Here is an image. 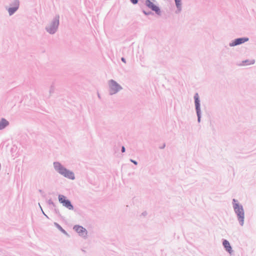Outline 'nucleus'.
Listing matches in <instances>:
<instances>
[{
	"label": "nucleus",
	"mask_w": 256,
	"mask_h": 256,
	"mask_svg": "<svg viewBox=\"0 0 256 256\" xmlns=\"http://www.w3.org/2000/svg\"><path fill=\"white\" fill-rule=\"evenodd\" d=\"M234 207L236 212L237 214L241 226H243L244 223V212L242 206L236 204Z\"/></svg>",
	"instance_id": "obj_1"
},
{
	"label": "nucleus",
	"mask_w": 256,
	"mask_h": 256,
	"mask_svg": "<svg viewBox=\"0 0 256 256\" xmlns=\"http://www.w3.org/2000/svg\"><path fill=\"white\" fill-rule=\"evenodd\" d=\"M58 200L62 204V205L68 208V210H72L73 209V206L70 203V202L66 199V197L62 195L58 196Z\"/></svg>",
	"instance_id": "obj_2"
},
{
	"label": "nucleus",
	"mask_w": 256,
	"mask_h": 256,
	"mask_svg": "<svg viewBox=\"0 0 256 256\" xmlns=\"http://www.w3.org/2000/svg\"><path fill=\"white\" fill-rule=\"evenodd\" d=\"M18 4L14 8H10L8 10L9 14L10 15H12L18 9Z\"/></svg>",
	"instance_id": "obj_13"
},
{
	"label": "nucleus",
	"mask_w": 256,
	"mask_h": 256,
	"mask_svg": "<svg viewBox=\"0 0 256 256\" xmlns=\"http://www.w3.org/2000/svg\"><path fill=\"white\" fill-rule=\"evenodd\" d=\"M60 174L68 178L71 180H74V173L66 169L65 168H63V170H62V172H60Z\"/></svg>",
	"instance_id": "obj_4"
},
{
	"label": "nucleus",
	"mask_w": 256,
	"mask_h": 256,
	"mask_svg": "<svg viewBox=\"0 0 256 256\" xmlns=\"http://www.w3.org/2000/svg\"><path fill=\"white\" fill-rule=\"evenodd\" d=\"M223 246H224L226 250L230 253H231L232 252V248L230 245V242L226 240H224L223 242Z\"/></svg>",
	"instance_id": "obj_8"
},
{
	"label": "nucleus",
	"mask_w": 256,
	"mask_h": 256,
	"mask_svg": "<svg viewBox=\"0 0 256 256\" xmlns=\"http://www.w3.org/2000/svg\"><path fill=\"white\" fill-rule=\"evenodd\" d=\"M122 152H125V148L124 146H122Z\"/></svg>",
	"instance_id": "obj_17"
},
{
	"label": "nucleus",
	"mask_w": 256,
	"mask_h": 256,
	"mask_svg": "<svg viewBox=\"0 0 256 256\" xmlns=\"http://www.w3.org/2000/svg\"><path fill=\"white\" fill-rule=\"evenodd\" d=\"M248 40V38H239L235 40L232 44H230V46H235L238 44H242L247 42Z\"/></svg>",
	"instance_id": "obj_6"
},
{
	"label": "nucleus",
	"mask_w": 256,
	"mask_h": 256,
	"mask_svg": "<svg viewBox=\"0 0 256 256\" xmlns=\"http://www.w3.org/2000/svg\"><path fill=\"white\" fill-rule=\"evenodd\" d=\"M8 124V122L5 119L2 118L0 122V130L4 128Z\"/></svg>",
	"instance_id": "obj_11"
},
{
	"label": "nucleus",
	"mask_w": 256,
	"mask_h": 256,
	"mask_svg": "<svg viewBox=\"0 0 256 256\" xmlns=\"http://www.w3.org/2000/svg\"><path fill=\"white\" fill-rule=\"evenodd\" d=\"M196 106L197 110H198L200 106V100H198V94H196L194 96Z\"/></svg>",
	"instance_id": "obj_12"
},
{
	"label": "nucleus",
	"mask_w": 256,
	"mask_h": 256,
	"mask_svg": "<svg viewBox=\"0 0 256 256\" xmlns=\"http://www.w3.org/2000/svg\"><path fill=\"white\" fill-rule=\"evenodd\" d=\"M134 4H136L138 2V0H130Z\"/></svg>",
	"instance_id": "obj_16"
},
{
	"label": "nucleus",
	"mask_w": 256,
	"mask_h": 256,
	"mask_svg": "<svg viewBox=\"0 0 256 256\" xmlns=\"http://www.w3.org/2000/svg\"><path fill=\"white\" fill-rule=\"evenodd\" d=\"M175 0L176 4V6L177 8H178L180 9V6H181L180 0Z\"/></svg>",
	"instance_id": "obj_14"
},
{
	"label": "nucleus",
	"mask_w": 256,
	"mask_h": 256,
	"mask_svg": "<svg viewBox=\"0 0 256 256\" xmlns=\"http://www.w3.org/2000/svg\"><path fill=\"white\" fill-rule=\"evenodd\" d=\"M122 62H126V60H124V58H122Z\"/></svg>",
	"instance_id": "obj_18"
},
{
	"label": "nucleus",
	"mask_w": 256,
	"mask_h": 256,
	"mask_svg": "<svg viewBox=\"0 0 256 256\" xmlns=\"http://www.w3.org/2000/svg\"><path fill=\"white\" fill-rule=\"evenodd\" d=\"M56 225L57 226V227L62 231V232H63L64 233H66V232L64 230L62 229V228L60 226H59L58 224H56Z\"/></svg>",
	"instance_id": "obj_15"
},
{
	"label": "nucleus",
	"mask_w": 256,
	"mask_h": 256,
	"mask_svg": "<svg viewBox=\"0 0 256 256\" xmlns=\"http://www.w3.org/2000/svg\"><path fill=\"white\" fill-rule=\"evenodd\" d=\"M54 166L56 170L59 173L63 170L64 167L58 162H54Z\"/></svg>",
	"instance_id": "obj_9"
},
{
	"label": "nucleus",
	"mask_w": 256,
	"mask_h": 256,
	"mask_svg": "<svg viewBox=\"0 0 256 256\" xmlns=\"http://www.w3.org/2000/svg\"><path fill=\"white\" fill-rule=\"evenodd\" d=\"M58 24V22H56L55 24L52 26H50L47 28V30L48 32L50 34H54L57 28Z\"/></svg>",
	"instance_id": "obj_10"
},
{
	"label": "nucleus",
	"mask_w": 256,
	"mask_h": 256,
	"mask_svg": "<svg viewBox=\"0 0 256 256\" xmlns=\"http://www.w3.org/2000/svg\"><path fill=\"white\" fill-rule=\"evenodd\" d=\"M74 229L81 236H86L87 234L86 230L82 226H76Z\"/></svg>",
	"instance_id": "obj_5"
},
{
	"label": "nucleus",
	"mask_w": 256,
	"mask_h": 256,
	"mask_svg": "<svg viewBox=\"0 0 256 256\" xmlns=\"http://www.w3.org/2000/svg\"><path fill=\"white\" fill-rule=\"evenodd\" d=\"M254 60H252L251 62H250V64H253L254 63Z\"/></svg>",
	"instance_id": "obj_20"
},
{
	"label": "nucleus",
	"mask_w": 256,
	"mask_h": 256,
	"mask_svg": "<svg viewBox=\"0 0 256 256\" xmlns=\"http://www.w3.org/2000/svg\"><path fill=\"white\" fill-rule=\"evenodd\" d=\"M110 88L113 90L114 92H116L120 89V86L113 80L110 81Z\"/></svg>",
	"instance_id": "obj_7"
},
{
	"label": "nucleus",
	"mask_w": 256,
	"mask_h": 256,
	"mask_svg": "<svg viewBox=\"0 0 256 256\" xmlns=\"http://www.w3.org/2000/svg\"><path fill=\"white\" fill-rule=\"evenodd\" d=\"M132 162H133L135 164H137V162L136 161L132 160Z\"/></svg>",
	"instance_id": "obj_19"
},
{
	"label": "nucleus",
	"mask_w": 256,
	"mask_h": 256,
	"mask_svg": "<svg viewBox=\"0 0 256 256\" xmlns=\"http://www.w3.org/2000/svg\"><path fill=\"white\" fill-rule=\"evenodd\" d=\"M146 5L148 8H150L152 10L155 11L157 13L160 12L158 7L154 4V0H146Z\"/></svg>",
	"instance_id": "obj_3"
}]
</instances>
